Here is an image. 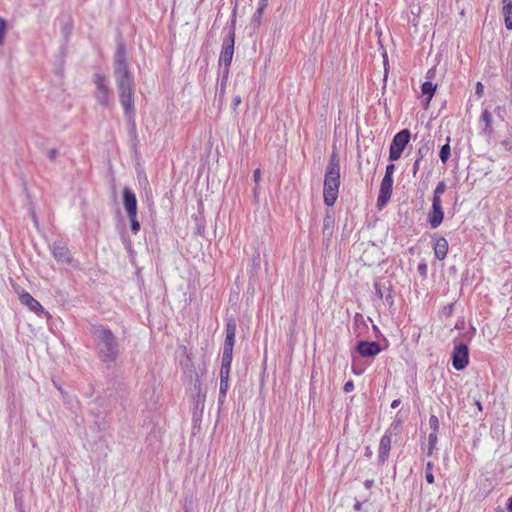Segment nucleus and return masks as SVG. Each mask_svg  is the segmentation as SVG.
Masks as SVG:
<instances>
[{
	"mask_svg": "<svg viewBox=\"0 0 512 512\" xmlns=\"http://www.w3.org/2000/svg\"><path fill=\"white\" fill-rule=\"evenodd\" d=\"M90 332L94 338L99 359L106 364L115 362L120 355V345L114 333L99 324L92 325Z\"/></svg>",
	"mask_w": 512,
	"mask_h": 512,
	"instance_id": "1",
	"label": "nucleus"
},
{
	"mask_svg": "<svg viewBox=\"0 0 512 512\" xmlns=\"http://www.w3.org/2000/svg\"><path fill=\"white\" fill-rule=\"evenodd\" d=\"M236 321L234 318H229L226 323V337L223 346L222 361L220 368V388L219 393L222 397H226L229 389V374L231 363L233 359V347L235 343L236 334Z\"/></svg>",
	"mask_w": 512,
	"mask_h": 512,
	"instance_id": "2",
	"label": "nucleus"
},
{
	"mask_svg": "<svg viewBox=\"0 0 512 512\" xmlns=\"http://www.w3.org/2000/svg\"><path fill=\"white\" fill-rule=\"evenodd\" d=\"M340 187V158L336 151H333L329 157L326 167L323 184L324 203L331 207L338 198Z\"/></svg>",
	"mask_w": 512,
	"mask_h": 512,
	"instance_id": "3",
	"label": "nucleus"
},
{
	"mask_svg": "<svg viewBox=\"0 0 512 512\" xmlns=\"http://www.w3.org/2000/svg\"><path fill=\"white\" fill-rule=\"evenodd\" d=\"M114 75L117 87L134 85L133 75L126 60V46L118 42L114 55Z\"/></svg>",
	"mask_w": 512,
	"mask_h": 512,
	"instance_id": "4",
	"label": "nucleus"
},
{
	"mask_svg": "<svg viewBox=\"0 0 512 512\" xmlns=\"http://www.w3.org/2000/svg\"><path fill=\"white\" fill-rule=\"evenodd\" d=\"M411 139V132L409 129H402L396 133L391 141L389 148V160L396 161L400 159L404 149Z\"/></svg>",
	"mask_w": 512,
	"mask_h": 512,
	"instance_id": "5",
	"label": "nucleus"
},
{
	"mask_svg": "<svg viewBox=\"0 0 512 512\" xmlns=\"http://www.w3.org/2000/svg\"><path fill=\"white\" fill-rule=\"evenodd\" d=\"M93 82L96 86L94 97L97 103L101 106H107L111 97V90L108 86V79L102 73H95L93 75Z\"/></svg>",
	"mask_w": 512,
	"mask_h": 512,
	"instance_id": "6",
	"label": "nucleus"
},
{
	"mask_svg": "<svg viewBox=\"0 0 512 512\" xmlns=\"http://www.w3.org/2000/svg\"><path fill=\"white\" fill-rule=\"evenodd\" d=\"M117 89L124 114L128 120H131L135 116L134 85L120 86Z\"/></svg>",
	"mask_w": 512,
	"mask_h": 512,
	"instance_id": "7",
	"label": "nucleus"
},
{
	"mask_svg": "<svg viewBox=\"0 0 512 512\" xmlns=\"http://www.w3.org/2000/svg\"><path fill=\"white\" fill-rule=\"evenodd\" d=\"M235 31L232 27L222 43L219 66H230L234 55Z\"/></svg>",
	"mask_w": 512,
	"mask_h": 512,
	"instance_id": "8",
	"label": "nucleus"
},
{
	"mask_svg": "<svg viewBox=\"0 0 512 512\" xmlns=\"http://www.w3.org/2000/svg\"><path fill=\"white\" fill-rule=\"evenodd\" d=\"M54 259L61 264L74 265V258L68 246L61 240L54 241L50 246Z\"/></svg>",
	"mask_w": 512,
	"mask_h": 512,
	"instance_id": "9",
	"label": "nucleus"
},
{
	"mask_svg": "<svg viewBox=\"0 0 512 512\" xmlns=\"http://www.w3.org/2000/svg\"><path fill=\"white\" fill-rule=\"evenodd\" d=\"M452 366L454 369L461 371L469 364V351L466 344L460 343L455 345L451 354Z\"/></svg>",
	"mask_w": 512,
	"mask_h": 512,
	"instance_id": "10",
	"label": "nucleus"
},
{
	"mask_svg": "<svg viewBox=\"0 0 512 512\" xmlns=\"http://www.w3.org/2000/svg\"><path fill=\"white\" fill-rule=\"evenodd\" d=\"M393 190V177L384 175L377 198V207L383 208L391 198Z\"/></svg>",
	"mask_w": 512,
	"mask_h": 512,
	"instance_id": "11",
	"label": "nucleus"
},
{
	"mask_svg": "<svg viewBox=\"0 0 512 512\" xmlns=\"http://www.w3.org/2000/svg\"><path fill=\"white\" fill-rule=\"evenodd\" d=\"M375 294L379 300H384L390 306L394 303L393 286L390 281L374 282Z\"/></svg>",
	"mask_w": 512,
	"mask_h": 512,
	"instance_id": "12",
	"label": "nucleus"
},
{
	"mask_svg": "<svg viewBox=\"0 0 512 512\" xmlns=\"http://www.w3.org/2000/svg\"><path fill=\"white\" fill-rule=\"evenodd\" d=\"M444 219V211L441 201L432 200V207L428 214L427 221L432 228H437L441 225Z\"/></svg>",
	"mask_w": 512,
	"mask_h": 512,
	"instance_id": "13",
	"label": "nucleus"
},
{
	"mask_svg": "<svg viewBox=\"0 0 512 512\" xmlns=\"http://www.w3.org/2000/svg\"><path fill=\"white\" fill-rule=\"evenodd\" d=\"M355 349L362 357H375L381 352V346L376 341H359Z\"/></svg>",
	"mask_w": 512,
	"mask_h": 512,
	"instance_id": "14",
	"label": "nucleus"
},
{
	"mask_svg": "<svg viewBox=\"0 0 512 512\" xmlns=\"http://www.w3.org/2000/svg\"><path fill=\"white\" fill-rule=\"evenodd\" d=\"M19 300L23 305L27 306L31 311L35 312L37 315L49 316V313L44 310L39 301H37L30 293H20Z\"/></svg>",
	"mask_w": 512,
	"mask_h": 512,
	"instance_id": "15",
	"label": "nucleus"
},
{
	"mask_svg": "<svg viewBox=\"0 0 512 512\" xmlns=\"http://www.w3.org/2000/svg\"><path fill=\"white\" fill-rule=\"evenodd\" d=\"M123 205L127 216H137V198L135 193L129 188H124L123 190Z\"/></svg>",
	"mask_w": 512,
	"mask_h": 512,
	"instance_id": "16",
	"label": "nucleus"
},
{
	"mask_svg": "<svg viewBox=\"0 0 512 512\" xmlns=\"http://www.w3.org/2000/svg\"><path fill=\"white\" fill-rule=\"evenodd\" d=\"M432 238L435 257L439 260L445 259L448 253V241L442 236L434 235Z\"/></svg>",
	"mask_w": 512,
	"mask_h": 512,
	"instance_id": "17",
	"label": "nucleus"
},
{
	"mask_svg": "<svg viewBox=\"0 0 512 512\" xmlns=\"http://www.w3.org/2000/svg\"><path fill=\"white\" fill-rule=\"evenodd\" d=\"M390 449H391V437L389 434L385 433L380 439L379 454H378L379 463H384L388 459Z\"/></svg>",
	"mask_w": 512,
	"mask_h": 512,
	"instance_id": "18",
	"label": "nucleus"
},
{
	"mask_svg": "<svg viewBox=\"0 0 512 512\" xmlns=\"http://www.w3.org/2000/svg\"><path fill=\"white\" fill-rule=\"evenodd\" d=\"M480 120L484 123V127L481 133L484 136H491L493 134L492 115L488 109L483 110Z\"/></svg>",
	"mask_w": 512,
	"mask_h": 512,
	"instance_id": "19",
	"label": "nucleus"
},
{
	"mask_svg": "<svg viewBox=\"0 0 512 512\" xmlns=\"http://www.w3.org/2000/svg\"><path fill=\"white\" fill-rule=\"evenodd\" d=\"M266 7H267V3H264V2L258 3V7L251 19V26H253L254 29H257L260 27V25L262 23V16H263V13H264V10L266 9Z\"/></svg>",
	"mask_w": 512,
	"mask_h": 512,
	"instance_id": "20",
	"label": "nucleus"
},
{
	"mask_svg": "<svg viewBox=\"0 0 512 512\" xmlns=\"http://www.w3.org/2000/svg\"><path fill=\"white\" fill-rule=\"evenodd\" d=\"M505 26L512 30V0H502Z\"/></svg>",
	"mask_w": 512,
	"mask_h": 512,
	"instance_id": "21",
	"label": "nucleus"
},
{
	"mask_svg": "<svg viewBox=\"0 0 512 512\" xmlns=\"http://www.w3.org/2000/svg\"><path fill=\"white\" fill-rule=\"evenodd\" d=\"M432 151V145L428 141L422 142L421 146L416 151L417 161L422 162Z\"/></svg>",
	"mask_w": 512,
	"mask_h": 512,
	"instance_id": "22",
	"label": "nucleus"
},
{
	"mask_svg": "<svg viewBox=\"0 0 512 512\" xmlns=\"http://www.w3.org/2000/svg\"><path fill=\"white\" fill-rule=\"evenodd\" d=\"M334 228V218L327 214L323 219V236L329 239L332 236Z\"/></svg>",
	"mask_w": 512,
	"mask_h": 512,
	"instance_id": "23",
	"label": "nucleus"
},
{
	"mask_svg": "<svg viewBox=\"0 0 512 512\" xmlns=\"http://www.w3.org/2000/svg\"><path fill=\"white\" fill-rule=\"evenodd\" d=\"M436 90V85L430 81H426L422 84L421 91L424 96H427L428 101L431 100Z\"/></svg>",
	"mask_w": 512,
	"mask_h": 512,
	"instance_id": "24",
	"label": "nucleus"
},
{
	"mask_svg": "<svg viewBox=\"0 0 512 512\" xmlns=\"http://www.w3.org/2000/svg\"><path fill=\"white\" fill-rule=\"evenodd\" d=\"M449 142H450V137H447L446 144H444L439 151V158L443 164H445L448 161L450 154H451V148H450Z\"/></svg>",
	"mask_w": 512,
	"mask_h": 512,
	"instance_id": "25",
	"label": "nucleus"
},
{
	"mask_svg": "<svg viewBox=\"0 0 512 512\" xmlns=\"http://www.w3.org/2000/svg\"><path fill=\"white\" fill-rule=\"evenodd\" d=\"M438 433L431 432L428 436V451L427 455L431 456L433 454V451L436 447L437 441H438Z\"/></svg>",
	"mask_w": 512,
	"mask_h": 512,
	"instance_id": "26",
	"label": "nucleus"
},
{
	"mask_svg": "<svg viewBox=\"0 0 512 512\" xmlns=\"http://www.w3.org/2000/svg\"><path fill=\"white\" fill-rule=\"evenodd\" d=\"M446 190V184L444 181H440L434 189L432 200L441 201V195Z\"/></svg>",
	"mask_w": 512,
	"mask_h": 512,
	"instance_id": "27",
	"label": "nucleus"
},
{
	"mask_svg": "<svg viewBox=\"0 0 512 512\" xmlns=\"http://www.w3.org/2000/svg\"><path fill=\"white\" fill-rule=\"evenodd\" d=\"M226 86H227V81L220 80L219 87H217V89H216V96L218 97V101L220 104L224 100Z\"/></svg>",
	"mask_w": 512,
	"mask_h": 512,
	"instance_id": "28",
	"label": "nucleus"
},
{
	"mask_svg": "<svg viewBox=\"0 0 512 512\" xmlns=\"http://www.w3.org/2000/svg\"><path fill=\"white\" fill-rule=\"evenodd\" d=\"M429 426L431 428V432H434V433H438L439 431V426H440V423H439V419L436 415H431L430 418H429Z\"/></svg>",
	"mask_w": 512,
	"mask_h": 512,
	"instance_id": "29",
	"label": "nucleus"
},
{
	"mask_svg": "<svg viewBox=\"0 0 512 512\" xmlns=\"http://www.w3.org/2000/svg\"><path fill=\"white\" fill-rule=\"evenodd\" d=\"M432 470H433V463L431 461H429L427 464H426V475H425V478H426V481L430 484L434 483V475L432 473Z\"/></svg>",
	"mask_w": 512,
	"mask_h": 512,
	"instance_id": "30",
	"label": "nucleus"
},
{
	"mask_svg": "<svg viewBox=\"0 0 512 512\" xmlns=\"http://www.w3.org/2000/svg\"><path fill=\"white\" fill-rule=\"evenodd\" d=\"M128 218L130 220V229L134 234H136L140 230V223L137 220V216H128Z\"/></svg>",
	"mask_w": 512,
	"mask_h": 512,
	"instance_id": "31",
	"label": "nucleus"
},
{
	"mask_svg": "<svg viewBox=\"0 0 512 512\" xmlns=\"http://www.w3.org/2000/svg\"><path fill=\"white\" fill-rule=\"evenodd\" d=\"M6 30H7V23L3 18H0V46L4 43Z\"/></svg>",
	"mask_w": 512,
	"mask_h": 512,
	"instance_id": "32",
	"label": "nucleus"
},
{
	"mask_svg": "<svg viewBox=\"0 0 512 512\" xmlns=\"http://www.w3.org/2000/svg\"><path fill=\"white\" fill-rule=\"evenodd\" d=\"M417 271L422 276V278H426L428 274V266L426 262H420L417 266Z\"/></svg>",
	"mask_w": 512,
	"mask_h": 512,
	"instance_id": "33",
	"label": "nucleus"
},
{
	"mask_svg": "<svg viewBox=\"0 0 512 512\" xmlns=\"http://www.w3.org/2000/svg\"><path fill=\"white\" fill-rule=\"evenodd\" d=\"M128 121H129V134L131 135V137L134 140H137V131H136V124H135L134 117H132V119L128 120Z\"/></svg>",
	"mask_w": 512,
	"mask_h": 512,
	"instance_id": "34",
	"label": "nucleus"
},
{
	"mask_svg": "<svg viewBox=\"0 0 512 512\" xmlns=\"http://www.w3.org/2000/svg\"><path fill=\"white\" fill-rule=\"evenodd\" d=\"M72 29H73V25L71 22H66L64 23V25L62 26V32L65 36V38H68L72 32Z\"/></svg>",
	"mask_w": 512,
	"mask_h": 512,
	"instance_id": "35",
	"label": "nucleus"
},
{
	"mask_svg": "<svg viewBox=\"0 0 512 512\" xmlns=\"http://www.w3.org/2000/svg\"><path fill=\"white\" fill-rule=\"evenodd\" d=\"M494 113L496 114V116L501 119V120H504V116H505V107L503 106H497L495 109H494Z\"/></svg>",
	"mask_w": 512,
	"mask_h": 512,
	"instance_id": "36",
	"label": "nucleus"
},
{
	"mask_svg": "<svg viewBox=\"0 0 512 512\" xmlns=\"http://www.w3.org/2000/svg\"><path fill=\"white\" fill-rule=\"evenodd\" d=\"M500 146L505 151H512V141L508 139L501 141Z\"/></svg>",
	"mask_w": 512,
	"mask_h": 512,
	"instance_id": "37",
	"label": "nucleus"
},
{
	"mask_svg": "<svg viewBox=\"0 0 512 512\" xmlns=\"http://www.w3.org/2000/svg\"><path fill=\"white\" fill-rule=\"evenodd\" d=\"M353 390H354V383H353V381L352 380L347 381L344 384L343 391L345 393H349V392H352Z\"/></svg>",
	"mask_w": 512,
	"mask_h": 512,
	"instance_id": "38",
	"label": "nucleus"
},
{
	"mask_svg": "<svg viewBox=\"0 0 512 512\" xmlns=\"http://www.w3.org/2000/svg\"><path fill=\"white\" fill-rule=\"evenodd\" d=\"M484 92V86L481 82L476 83L475 93L478 95V97H482Z\"/></svg>",
	"mask_w": 512,
	"mask_h": 512,
	"instance_id": "39",
	"label": "nucleus"
},
{
	"mask_svg": "<svg viewBox=\"0 0 512 512\" xmlns=\"http://www.w3.org/2000/svg\"><path fill=\"white\" fill-rule=\"evenodd\" d=\"M420 166H421V162L415 160L414 164H413V167H412V175L414 177L417 175L418 171L420 170Z\"/></svg>",
	"mask_w": 512,
	"mask_h": 512,
	"instance_id": "40",
	"label": "nucleus"
},
{
	"mask_svg": "<svg viewBox=\"0 0 512 512\" xmlns=\"http://www.w3.org/2000/svg\"><path fill=\"white\" fill-rule=\"evenodd\" d=\"M58 155V150L56 148H52L48 151L47 156L50 160H55Z\"/></svg>",
	"mask_w": 512,
	"mask_h": 512,
	"instance_id": "41",
	"label": "nucleus"
},
{
	"mask_svg": "<svg viewBox=\"0 0 512 512\" xmlns=\"http://www.w3.org/2000/svg\"><path fill=\"white\" fill-rule=\"evenodd\" d=\"M394 170H395V165L394 164H388L386 166V171H385V175H388V176H391L393 177V173H394Z\"/></svg>",
	"mask_w": 512,
	"mask_h": 512,
	"instance_id": "42",
	"label": "nucleus"
},
{
	"mask_svg": "<svg viewBox=\"0 0 512 512\" xmlns=\"http://www.w3.org/2000/svg\"><path fill=\"white\" fill-rule=\"evenodd\" d=\"M229 68H230V66H224V68L222 70L221 80L228 81L229 71H230Z\"/></svg>",
	"mask_w": 512,
	"mask_h": 512,
	"instance_id": "43",
	"label": "nucleus"
},
{
	"mask_svg": "<svg viewBox=\"0 0 512 512\" xmlns=\"http://www.w3.org/2000/svg\"><path fill=\"white\" fill-rule=\"evenodd\" d=\"M240 103H241V97H240V96H235V97L233 98V100H232V108H233L234 110H236V109H237V107L240 105Z\"/></svg>",
	"mask_w": 512,
	"mask_h": 512,
	"instance_id": "44",
	"label": "nucleus"
},
{
	"mask_svg": "<svg viewBox=\"0 0 512 512\" xmlns=\"http://www.w3.org/2000/svg\"><path fill=\"white\" fill-rule=\"evenodd\" d=\"M260 178H261V171H260V169H256V170L253 172V179H254V181H255L256 183H258V182H259V180H260Z\"/></svg>",
	"mask_w": 512,
	"mask_h": 512,
	"instance_id": "45",
	"label": "nucleus"
},
{
	"mask_svg": "<svg viewBox=\"0 0 512 512\" xmlns=\"http://www.w3.org/2000/svg\"><path fill=\"white\" fill-rule=\"evenodd\" d=\"M383 58H384V66H385L384 80H386L387 74H388V68H387V66H388V57H387L386 53L383 55Z\"/></svg>",
	"mask_w": 512,
	"mask_h": 512,
	"instance_id": "46",
	"label": "nucleus"
},
{
	"mask_svg": "<svg viewBox=\"0 0 512 512\" xmlns=\"http://www.w3.org/2000/svg\"><path fill=\"white\" fill-rule=\"evenodd\" d=\"M374 484V480L373 479H367L365 480L364 482V486L366 489H370Z\"/></svg>",
	"mask_w": 512,
	"mask_h": 512,
	"instance_id": "47",
	"label": "nucleus"
},
{
	"mask_svg": "<svg viewBox=\"0 0 512 512\" xmlns=\"http://www.w3.org/2000/svg\"><path fill=\"white\" fill-rule=\"evenodd\" d=\"M400 403H401L400 399L393 400L391 403V408L396 409L400 405Z\"/></svg>",
	"mask_w": 512,
	"mask_h": 512,
	"instance_id": "48",
	"label": "nucleus"
},
{
	"mask_svg": "<svg viewBox=\"0 0 512 512\" xmlns=\"http://www.w3.org/2000/svg\"><path fill=\"white\" fill-rule=\"evenodd\" d=\"M474 405L477 407L478 411L482 412L483 406L479 400H474Z\"/></svg>",
	"mask_w": 512,
	"mask_h": 512,
	"instance_id": "49",
	"label": "nucleus"
},
{
	"mask_svg": "<svg viewBox=\"0 0 512 512\" xmlns=\"http://www.w3.org/2000/svg\"><path fill=\"white\" fill-rule=\"evenodd\" d=\"M353 508H354V510H355V511H357V512L361 511V509H362V503H361V502H359V501H357V502L354 504V507H353Z\"/></svg>",
	"mask_w": 512,
	"mask_h": 512,
	"instance_id": "50",
	"label": "nucleus"
},
{
	"mask_svg": "<svg viewBox=\"0 0 512 512\" xmlns=\"http://www.w3.org/2000/svg\"><path fill=\"white\" fill-rule=\"evenodd\" d=\"M506 509L509 511V512H512V497H510L507 501V505H506Z\"/></svg>",
	"mask_w": 512,
	"mask_h": 512,
	"instance_id": "51",
	"label": "nucleus"
},
{
	"mask_svg": "<svg viewBox=\"0 0 512 512\" xmlns=\"http://www.w3.org/2000/svg\"><path fill=\"white\" fill-rule=\"evenodd\" d=\"M236 9H237V4H235L234 6V9L232 11V25L235 24V19H236Z\"/></svg>",
	"mask_w": 512,
	"mask_h": 512,
	"instance_id": "52",
	"label": "nucleus"
},
{
	"mask_svg": "<svg viewBox=\"0 0 512 512\" xmlns=\"http://www.w3.org/2000/svg\"><path fill=\"white\" fill-rule=\"evenodd\" d=\"M225 398L226 397H222L221 394L219 393V397H218V404L219 405H222L224 402H225Z\"/></svg>",
	"mask_w": 512,
	"mask_h": 512,
	"instance_id": "53",
	"label": "nucleus"
},
{
	"mask_svg": "<svg viewBox=\"0 0 512 512\" xmlns=\"http://www.w3.org/2000/svg\"><path fill=\"white\" fill-rule=\"evenodd\" d=\"M365 455L368 456V457L372 455V451H371L370 447H366Z\"/></svg>",
	"mask_w": 512,
	"mask_h": 512,
	"instance_id": "54",
	"label": "nucleus"
},
{
	"mask_svg": "<svg viewBox=\"0 0 512 512\" xmlns=\"http://www.w3.org/2000/svg\"><path fill=\"white\" fill-rule=\"evenodd\" d=\"M358 319H363L362 315H360V314H356V316H355V322H357V321H358Z\"/></svg>",
	"mask_w": 512,
	"mask_h": 512,
	"instance_id": "55",
	"label": "nucleus"
},
{
	"mask_svg": "<svg viewBox=\"0 0 512 512\" xmlns=\"http://www.w3.org/2000/svg\"><path fill=\"white\" fill-rule=\"evenodd\" d=\"M253 260H254V262H255V261H257V264H259V261H260V256H259V254H258V255H257V257H255Z\"/></svg>",
	"mask_w": 512,
	"mask_h": 512,
	"instance_id": "56",
	"label": "nucleus"
},
{
	"mask_svg": "<svg viewBox=\"0 0 512 512\" xmlns=\"http://www.w3.org/2000/svg\"><path fill=\"white\" fill-rule=\"evenodd\" d=\"M258 193L257 187L254 189V194L256 195Z\"/></svg>",
	"mask_w": 512,
	"mask_h": 512,
	"instance_id": "57",
	"label": "nucleus"
},
{
	"mask_svg": "<svg viewBox=\"0 0 512 512\" xmlns=\"http://www.w3.org/2000/svg\"><path fill=\"white\" fill-rule=\"evenodd\" d=\"M495 512H504V511L501 509H497Z\"/></svg>",
	"mask_w": 512,
	"mask_h": 512,
	"instance_id": "58",
	"label": "nucleus"
},
{
	"mask_svg": "<svg viewBox=\"0 0 512 512\" xmlns=\"http://www.w3.org/2000/svg\"><path fill=\"white\" fill-rule=\"evenodd\" d=\"M259 2H264V3H267V0H260Z\"/></svg>",
	"mask_w": 512,
	"mask_h": 512,
	"instance_id": "59",
	"label": "nucleus"
}]
</instances>
